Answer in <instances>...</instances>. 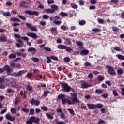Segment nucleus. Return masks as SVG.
<instances>
[{"label":"nucleus","mask_w":124,"mask_h":124,"mask_svg":"<svg viewBox=\"0 0 124 124\" xmlns=\"http://www.w3.org/2000/svg\"><path fill=\"white\" fill-rule=\"evenodd\" d=\"M95 93H98L99 94H101L103 93V90L101 89H96L95 90Z\"/></svg>","instance_id":"36"},{"label":"nucleus","mask_w":124,"mask_h":124,"mask_svg":"<svg viewBox=\"0 0 124 124\" xmlns=\"http://www.w3.org/2000/svg\"><path fill=\"white\" fill-rule=\"evenodd\" d=\"M26 90L27 91H29L30 92H33V89H32V86H31L30 85H27L26 86Z\"/></svg>","instance_id":"24"},{"label":"nucleus","mask_w":124,"mask_h":124,"mask_svg":"<svg viewBox=\"0 0 124 124\" xmlns=\"http://www.w3.org/2000/svg\"><path fill=\"white\" fill-rule=\"evenodd\" d=\"M61 29L62 30V31H68V27L65 25H62L61 26Z\"/></svg>","instance_id":"31"},{"label":"nucleus","mask_w":124,"mask_h":124,"mask_svg":"<svg viewBox=\"0 0 124 124\" xmlns=\"http://www.w3.org/2000/svg\"><path fill=\"white\" fill-rule=\"evenodd\" d=\"M52 60L51 59V57H47V61H46L47 63H51V62H52V60Z\"/></svg>","instance_id":"54"},{"label":"nucleus","mask_w":124,"mask_h":124,"mask_svg":"<svg viewBox=\"0 0 124 124\" xmlns=\"http://www.w3.org/2000/svg\"><path fill=\"white\" fill-rule=\"evenodd\" d=\"M19 60H21V58H17L13 60V62H17Z\"/></svg>","instance_id":"64"},{"label":"nucleus","mask_w":124,"mask_h":124,"mask_svg":"<svg viewBox=\"0 0 124 124\" xmlns=\"http://www.w3.org/2000/svg\"><path fill=\"white\" fill-rule=\"evenodd\" d=\"M27 35H28V36H29L30 37L34 38V39H36L37 38V35L33 32H28L27 33Z\"/></svg>","instance_id":"12"},{"label":"nucleus","mask_w":124,"mask_h":124,"mask_svg":"<svg viewBox=\"0 0 124 124\" xmlns=\"http://www.w3.org/2000/svg\"><path fill=\"white\" fill-rule=\"evenodd\" d=\"M32 121L33 123H35L36 124H39V122H40V118L38 117H35V116H31Z\"/></svg>","instance_id":"15"},{"label":"nucleus","mask_w":124,"mask_h":124,"mask_svg":"<svg viewBox=\"0 0 124 124\" xmlns=\"http://www.w3.org/2000/svg\"><path fill=\"white\" fill-rule=\"evenodd\" d=\"M11 21H12V22H21V20L20 19L16 17H14L11 19Z\"/></svg>","instance_id":"29"},{"label":"nucleus","mask_w":124,"mask_h":124,"mask_svg":"<svg viewBox=\"0 0 124 124\" xmlns=\"http://www.w3.org/2000/svg\"><path fill=\"white\" fill-rule=\"evenodd\" d=\"M28 52H32V55H35V53H36V48L32 47H30L28 50Z\"/></svg>","instance_id":"16"},{"label":"nucleus","mask_w":124,"mask_h":124,"mask_svg":"<svg viewBox=\"0 0 124 124\" xmlns=\"http://www.w3.org/2000/svg\"><path fill=\"white\" fill-rule=\"evenodd\" d=\"M48 4H53L55 3V1L54 0H47Z\"/></svg>","instance_id":"57"},{"label":"nucleus","mask_w":124,"mask_h":124,"mask_svg":"<svg viewBox=\"0 0 124 124\" xmlns=\"http://www.w3.org/2000/svg\"><path fill=\"white\" fill-rule=\"evenodd\" d=\"M58 49H61V50H65L66 48V46L63 45H59L57 46Z\"/></svg>","instance_id":"21"},{"label":"nucleus","mask_w":124,"mask_h":124,"mask_svg":"<svg viewBox=\"0 0 124 124\" xmlns=\"http://www.w3.org/2000/svg\"><path fill=\"white\" fill-rule=\"evenodd\" d=\"M46 117L50 120H53V119H54V117L51 115V114H49V113H46Z\"/></svg>","instance_id":"45"},{"label":"nucleus","mask_w":124,"mask_h":124,"mask_svg":"<svg viewBox=\"0 0 124 124\" xmlns=\"http://www.w3.org/2000/svg\"><path fill=\"white\" fill-rule=\"evenodd\" d=\"M16 53H13L9 56V59H16Z\"/></svg>","instance_id":"28"},{"label":"nucleus","mask_w":124,"mask_h":124,"mask_svg":"<svg viewBox=\"0 0 124 124\" xmlns=\"http://www.w3.org/2000/svg\"><path fill=\"white\" fill-rule=\"evenodd\" d=\"M3 15L5 17H10L11 16V14L10 12H5L3 14Z\"/></svg>","instance_id":"42"},{"label":"nucleus","mask_w":124,"mask_h":124,"mask_svg":"<svg viewBox=\"0 0 124 124\" xmlns=\"http://www.w3.org/2000/svg\"><path fill=\"white\" fill-rule=\"evenodd\" d=\"M33 121H32V118L30 117L29 119V120L26 121V124H33Z\"/></svg>","instance_id":"32"},{"label":"nucleus","mask_w":124,"mask_h":124,"mask_svg":"<svg viewBox=\"0 0 124 124\" xmlns=\"http://www.w3.org/2000/svg\"><path fill=\"white\" fill-rule=\"evenodd\" d=\"M92 85L91 84H89V83L87 82H84L81 84V89H87V88H90Z\"/></svg>","instance_id":"13"},{"label":"nucleus","mask_w":124,"mask_h":124,"mask_svg":"<svg viewBox=\"0 0 124 124\" xmlns=\"http://www.w3.org/2000/svg\"><path fill=\"white\" fill-rule=\"evenodd\" d=\"M80 54V52L79 51H73L72 55L73 56H77Z\"/></svg>","instance_id":"58"},{"label":"nucleus","mask_w":124,"mask_h":124,"mask_svg":"<svg viewBox=\"0 0 124 124\" xmlns=\"http://www.w3.org/2000/svg\"><path fill=\"white\" fill-rule=\"evenodd\" d=\"M98 124H106V122L104 120H103L101 119H100L99 120V121L97 123Z\"/></svg>","instance_id":"33"},{"label":"nucleus","mask_w":124,"mask_h":124,"mask_svg":"<svg viewBox=\"0 0 124 124\" xmlns=\"http://www.w3.org/2000/svg\"><path fill=\"white\" fill-rule=\"evenodd\" d=\"M19 102H21V100H20L19 98H17L16 99L14 104H15V105H17V104H18V103H19Z\"/></svg>","instance_id":"63"},{"label":"nucleus","mask_w":124,"mask_h":124,"mask_svg":"<svg viewBox=\"0 0 124 124\" xmlns=\"http://www.w3.org/2000/svg\"><path fill=\"white\" fill-rule=\"evenodd\" d=\"M92 31H94V32H99L101 31V30L98 28H95L92 30Z\"/></svg>","instance_id":"47"},{"label":"nucleus","mask_w":124,"mask_h":124,"mask_svg":"<svg viewBox=\"0 0 124 124\" xmlns=\"http://www.w3.org/2000/svg\"><path fill=\"white\" fill-rule=\"evenodd\" d=\"M106 68L108 69V73L110 75H112L113 76H115L116 75V71H115V69H114V68L112 66H106Z\"/></svg>","instance_id":"5"},{"label":"nucleus","mask_w":124,"mask_h":124,"mask_svg":"<svg viewBox=\"0 0 124 124\" xmlns=\"http://www.w3.org/2000/svg\"><path fill=\"white\" fill-rule=\"evenodd\" d=\"M65 50H66V52H68V53H70V52H73V49L71 47H67L66 46Z\"/></svg>","instance_id":"26"},{"label":"nucleus","mask_w":124,"mask_h":124,"mask_svg":"<svg viewBox=\"0 0 124 124\" xmlns=\"http://www.w3.org/2000/svg\"><path fill=\"white\" fill-rule=\"evenodd\" d=\"M26 5V1H21L20 3H19V5L21 7H27V6Z\"/></svg>","instance_id":"30"},{"label":"nucleus","mask_w":124,"mask_h":124,"mask_svg":"<svg viewBox=\"0 0 124 124\" xmlns=\"http://www.w3.org/2000/svg\"><path fill=\"white\" fill-rule=\"evenodd\" d=\"M91 65L92 64H91V63L87 62L85 63L84 66H86V67H89V66H91Z\"/></svg>","instance_id":"60"},{"label":"nucleus","mask_w":124,"mask_h":124,"mask_svg":"<svg viewBox=\"0 0 124 124\" xmlns=\"http://www.w3.org/2000/svg\"><path fill=\"white\" fill-rule=\"evenodd\" d=\"M117 58L119 59V60H120L121 61H124V55H122L121 54H118L116 55Z\"/></svg>","instance_id":"25"},{"label":"nucleus","mask_w":124,"mask_h":124,"mask_svg":"<svg viewBox=\"0 0 124 124\" xmlns=\"http://www.w3.org/2000/svg\"><path fill=\"white\" fill-rule=\"evenodd\" d=\"M43 19H44L45 20H48V19H49V16L48 15H43Z\"/></svg>","instance_id":"53"},{"label":"nucleus","mask_w":124,"mask_h":124,"mask_svg":"<svg viewBox=\"0 0 124 124\" xmlns=\"http://www.w3.org/2000/svg\"><path fill=\"white\" fill-rule=\"evenodd\" d=\"M63 61L65 62H70V58L69 57H65L63 59Z\"/></svg>","instance_id":"44"},{"label":"nucleus","mask_w":124,"mask_h":124,"mask_svg":"<svg viewBox=\"0 0 124 124\" xmlns=\"http://www.w3.org/2000/svg\"><path fill=\"white\" fill-rule=\"evenodd\" d=\"M64 97H65V95L61 94L58 95V99H62H62H63V98H64Z\"/></svg>","instance_id":"34"},{"label":"nucleus","mask_w":124,"mask_h":124,"mask_svg":"<svg viewBox=\"0 0 124 124\" xmlns=\"http://www.w3.org/2000/svg\"><path fill=\"white\" fill-rule=\"evenodd\" d=\"M6 86L3 83H0V89H5Z\"/></svg>","instance_id":"55"},{"label":"nucleus","mask_w":124,"mask_h":124,"mask_svg":"<svg viewBox=\"0 0 124 124\" xmlns=\"http://www.w3.org/2000/svg\"><path fill=\"white\" fill-rule=\"evenodd\" d=\"M26 14H28V15H35V16H37L39 15V13L36 12V11H32L31 10H26L24 11Z\"/></svg>","instance_id":"6"},{"label":"nucleus","mask_w":124,"mask_h":124,"mask_svg":"<svg viewBox=\"0 0 124 124\" xmlns=\"http://www.w3.org/2000/svg\"><path fill=\"white\" fill-rule=\"evenodd\" d=\"M41 108L44 112H47L48 111V108L46 106L41 107Z\"/></svg>","instance_id":"43"},{"label":"nucleus","mask_w":124,"mask_h":124,"mask_svg":"<svg viewBox=\"0 0 124 124\" xmlns=\"http://www.w3.org/2000/svg\"><path fill=\"white\" fill-rule=\"evenodd\" d=\"M79 25H80V26H84V25H86V21L81 20V21H79Z\"/></svg>","instance_id":"48"},{"label":"nucleus","mask_w":124,"mask_h":124,"mask_svg":"<svg viewBox=\"0 0 124 124\" xmlns=\"http://www.w3.org/2000/svg\"><path fill=\"white\" fill-rule=\"evenodd\" d=\"M6 119L9 121H11V122H14L16 120L15 116L12 117L9 113L6 114Z\"/></svg>","instance_id":"10"},{"label":"nucleus","mask_w":124,"mask_h":124,"mask_svg":"<svg viewBox=\"0 0 124 124\" xmlns=\"http://www.w3.org/2000/svg\"><path fill=\"white\" fill-rule=\"evenodd\" d=\"M57 29H58V27H57L51 28L50 30V31H51V32H55V31H57Z\"/></svg>","instance_id":"37"},{"label":"nucleus","mask_w":124,"mask_h":124,"mask_svg":"<svg viewBox=\"0 0 124 124\" xmlns=\"http://www.w3.org/2000/svg\"><path fill=\"white\" fill-rule=\"evenodd\" d=\"M11 111L12 114H16V113H17V109L14 108H11Z\"/></svg>","instance_id":"35"},{"label":"nucleus","mask_w":124,"mask_h":124,"mask_svg":"<svg viewBox=\"0 0 124 124\" xmlns=\"http://www.w3.org/2000/svg\"><path fill=\"white\" fill-rule=\"evenodd\" d=\"M67 110L69 111L71 115H72L73 116H75V112H74L73 109L68 108H67Z\"/></svg>","instance_id":"22"},{"label":"nucleus","mask_w":124,"mask_h":124,"mask_svg":"<svg viewBox=\"0 0 124 124\" xmlns=\"http://www.w3.org/2000/svg\"><path fill=\"white\" fill-rule=\"evenodd\" d=\"M0 41H1V42H6L7 41V38L4 35H1L0 37Z\"/></svg>","instance_id":"18"},{"label":"nucleus","mask_w":124,"mask_h":124,"mask_svg":"<svg viewBox=\"0 0 124 124\" xmlns=\"http://www.w3.org/2000/svg\"><path fill=\"white\" fill-rule=\"evenodd\" d=\"M105 78H104V76H102V75H98L97 76V79L100 81V82H102V81H103L104 80Z\"/></svg>","instance_id":"23"},{"label":"nucleus","mask_w":124,"mask_h":124,"mask_svg":"<svg viewBox=\"0 0 124 124\" xmlns=\"http://www.w3.org/2000/svg\"><path fill=\"white\" fill-rule=\"evenodd\" d=\"M30 115H34V109L31 108L30 110Z\"/></svg>","instance_id":"59"},{"label":"nucleus","mask_w":124,"mask_h":124,"mask_svg":"<svg viewBox=\"0 0 124 124\" xmlns=\"http://www.w3.org/2000/svg\"><path fill=\"white\" fill-rule=\"evenodd\" d=\"M89 51L88 49H83L81 50L80 55L87 56V55H89Z\"/></svg>","instance_id":"17"},{"label":"nucleus","mask_w":124,"mask_h":124,"mask_svg":"<svg viewBox=\"0 0 124 124\" xmlns=\"http://www.w3.org/2000/svg\"><path fill=\"white\" fill-rule=\"evenodd\" d=\"M87 105L88 106L89 109L90 110H95L96 108V105L94 104H88Z\"/></svg>","instance_id":"14"},{"label":"nucleus","mask_w":124,"mask_h":124,"mask_svg":"<svg viewBox=\"0 0 124 124\" xmlns=\"http://www.w3.org/2000/svg\"><path fill=\"white\" fill-rule=\"evenodd\" d=\"M48 93H50V91H44V96H47L48 95Z\"/></svg>","instance_id":"62"},{"label":"nucleus","mask_w":124,"mask_h":124,"mask_svg":"<svg viewBox=\"0 0 124 124\" xmlns=\"http://www.w3.org/2000/svg\"><path fill=\"white\" fill-rule=\"evenodd\" d=\"M16 55L18 56H21V57H22V58H26V57H27V53L22 54L21 52H17L16 53Z\"/></svg>","instance_id":"27"},{"label":"nucleus","mask_w":124,"mask_h":124,"mask_svg":"<svg viewBox=\"0 0 124 124\" xmlns=\"http://www.w3.org/2000/svg\"><path fill=\"white\" fill-rule=\"evenodd\" d=\"M26 25L27 27H28V28L31 29V31H37V28H36V27L35 26L33 27V26H32L31 24L26 23Z\"/></svg>","instance_id":"9"},{"label":"nucleus","mask_w":124,"mask_h":124,"mask_svg":"<svg viewBox=\"0 0 124 124\" xmlns=\"http://www.w3.org/2000/svg\"><path fill=\"white\" fill-rule=\"evenodd\" d=\"M31 60H32L34 62H39V59L37 58H32Z\"/></svg>","instance_id":"49"},{"label":"nucleus","mask_w":124,"mask_h":124,"mask_svg":"<svg viewBox=\"0 0 124 124\" xmlns=\"http://www.w3.org/2000/svg\"><path fill=\"white\" fill-rule=\"evenodd\" d=\"M112 29L113 31H114L115 34H117V33H119V32L120 31V29L115 26H113Z\"/></svg>","instance_id":"19"},{"label":"nucleus","mask_w":124,"mask_h":124,"mask_svg":"<svg viewBox=\"0 0 124 124\" xmlns=\"http://www.w3.org/2000/svg\"><path fill=\"white\" fill-rule=\"evenodd\" d=\"M60 15L61 16H62V17H67L68 16L67 14L63 12L60 13Z\"/></svg>","instance_id":"38"},{"label":"nucleus","mask_w":124,"mask_h":124,"mask_svg":"<svg viewBox=\"0 0 124 124\" xmlns=\"http://www.w3.org/2000/svg\"><path fill=\"white\" fill-rule=\"evenodd\" d=\"M21 111H22V112H23V113H25L26 114H28V113H29V112H30V110L29 109V108H27L23 107L22 108H21Z\"/></svg>","instance_id":"20"},{"label":"nucleus","mask_w":124,"mask_h":124,"mask_svg":"<svg viewBox=\"0 0 124 124\" xmlns=\"http://www.w3.org/2000/svg\"><path fill=\"white\" fill-rule=\"evenodd\" d=\"M50 59L53 61H59V58L57 56L51 55L50 56Z\"/></svg>","instance_id":"41"},{"label":"nucleus","mask_w":124,"mask_h":124,"mask_svg":"<svg viewBox=\"0 0 124 124\" xmlns=\"http://www.w3.org/2000/svg\"><path fill=\"white\" fill-rule=\"evenodd\" d=\"M58 8L59 7H58V5L53 4L51 6V8L45 9L44 10V12L47 14H52L53 13H55V12L57 11Z\"/></svg>","instance_id":"1"},{"label":"nucleus","mask_w":124,"mask_h":124,"mask_svg":"<svg viewBox=\"0 0 124 124\" xmlns=\"http://www.w3.org/2000/svg\"><path fill=\"white\" fill-rule=\"evenodd\" d=\"M112 93L114 96H118L119 95V94L118 93L117 90H113Z\"/></svg>","instance_id":"52"},{"label":"nucleus","mask_w":124,"mask_h":124,"mask_svg":"<svg viewBox=\"0 0 124 124\" xmlns=\"http://www.w3.org/2000/svg\"><path fill=\"white\" fill-rule=\"evenodd\" d=\"M29 102H30L31 104H32V105H33V104H34V105H36V106H38V105L40 104V101L37 100H35L34 98L30 100L29 101Z\"/></svg>","instance_id":"8"},{"label":"nucleus","mask_w":124,"mask_h":124,"mask_svg":"<svg viewBox=\"0 0 124 124\" xmlns=\"http://www.w3.org/2000/svg\"><path fill=\"white\" fill-rule=\"evenodd\" d=\"M62 103L64 105L66 104L67 103L69 105H71L72 104V102L71 101V100L67 99L66 98L62 99Z\"/></svg>","instance_id":"11"},{"label":"nucleus","mask_w":124,"mask_h":124,"mask_svg":"<svg viewBox=\"0 0 124 124\" xmlns=\"http://www.w3.org/2000/svg\"><path fill=\"white\" fill-rule=\"evenodd\" d=\"M21 39H23V40H25L26 41H29L30 40V39L29 38L26 37V36H23V37H21Z\"/></svg>","instance_id":"61"},{"label":"nucleus","mask_w":124,"mask_h":124,"mask_svg":"<svg viewBox=\"0 0 124 124\" xmlns=\"http://www.w3.org/2000/svg\"><path fill=\"white\" fill-rule=\"evenodd\" d=\"M5 71H6L7 75H11V72H12L13 70L10 66L8 65H6L3 66V68H0V74L3 73Z\"/></svg>","instance_id":"2"},{"label":"nucleus","mask_w":124,"mask_h":124,"mask_svg":"<svg viewBox=\"0 0 124 124\" xmlns=\"http://www.w3.org/2000/svg\"><path fill=\"white\" fill-rule=\"evenodd\" d=\"M27 72V71H25V70H20L18 71L17 73L15 72L13 73L12 76H15V77H20V76H22L23 74H25Z\"/></svg>","instance_id":"7"},{"label":"nucleus","mask_w":124,"mask_h":124,"mask_svg":"<svg viewBox=\"0 0 124 124\" xmlns=\"http://www.w3.org/2000/svg\"><path fill=\"white\" fill-rule=\"evenodd\" d=\"M70 6L71 7H72V8H74V9L78 8V5H76L75 3H71Z\"/></svg>","instance_id":"40"},{"label":"nucleus","mask_w":124,"mask_h":124,"mask_svg":"<svg viewBox=\"0 0 124 124\" xmlns=\"http://www.w3.org/2000/svg\"><path fill=\"white\" fill-rule=\"evenodd\" d=\"M103 105L102 104L98 103L96 105V108H103Z\"/></svg>","instance_id":"46"},{"label":"nucleus","mask_w":124,"mask_h":124,"mask_svg":"<svg viewBox=\"0 0 124 124\" xmlns=\"http://www.w3.org/2000/svg\"><path fill=\"white\" fill-rule=\"evenodd\" d=\"M60 85L62 87V91L64 93H69L71 90V87L69 86L67 83L64 82H60Z\"/></svg>","instance_id":"4"},{"label":"nucleus","mask_w":124,"mask_h":124,"mask_svg":"<svg viewBox=\"0 0 124 124\" xmlns=\"http://www.w3.org/2000/svg\"><path fill=\"white\" fill-rule=\"evenodd\" d=\"M71 96L72 98L70 99L72 100V103L73 105H75L76 103H80V100L77 98V93H71Z\"/></svg>","instance_id":"3"},{"label":"nucleus","mask_w":124,"mask_h":124,"mask_svg":"<svg viewBox=\"0 0 124 124\" xmlns=\"http://www.w3.org/2000/svg\"><path fill=\"white\" fill-rule=\"evenodd\" d=\"M44 49L45 51H46V52H51L52 51V49L49 47H45Z\"/></svg>","instance_id":"50"},{"label":"nucleus","mask_w":124,"mask_h":124,"mask_svg":"<svg viewBox=\"0 0 124 124\" xmlns=\"http://www.w3.org/2000/svg\"><path fill=\"white\" fill-rule=\"evenodd\" d=\"M18 18H20V19H21V20H23V21H26V18L25 16L21 15L18 16Z\"/></svg>","instance_id":"56"},{"label":"nucleus","mask_w":124,"mask_h":124,"mask_svg":"<svg viewBox=\"0 0 124 124\" xmlns=\"http://www.w3.org/2000/svg\"><path fill=\"white\" fill-rule=\"evenodd\" d=\"M117 73L119 75H122V74L124 73V71H123L122 68L118 69L117 70Z\"/></svg>","instance_id":"39"},{"label":"nucleus","mask_w":124,"mask_h":124,"mask_svg":"<svg viewBox=\"0 0 124 124\" xmlns=\"http://www.w3.org/2000/svg\"><path fill=\"white\" fill-rule=\"evenodd\" d=\"M76 43L77 44L78 46H83V43L81 41H77Z\"/></svg>","instance_id":"51"}]
</instances>
